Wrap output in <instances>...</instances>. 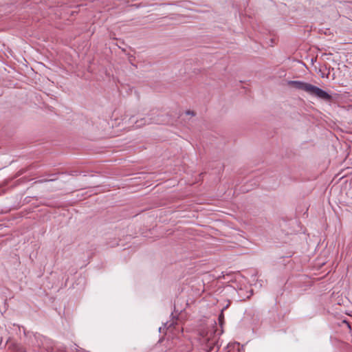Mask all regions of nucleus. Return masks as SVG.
I'll return each instance as SVG.
<instances>
[{"mask_svg":"<svg viewBox=\"0 0 352 352\" xmlns=\"http://www.w3.org/2000/svg\"><path fill=\"white\" fill-rule=\"evenodd\" d=\"M199 336V342L206 352H217L219 351L218 338L213 324L200 329Z\"/></svg>","mask_w":352,"mask_h":352,"instance_id":"1","label":"nucleus"},{"mask_svg":"<svg viewBox=\"0 0 352 352\" xmlns=\"http://www.w3.org/2000/svg\"><path fill=\"white\" fill-rule=\"evenodd\" d=\"M287 84L293 88L304 91L311 96H316L325 101H330L332 98L331 96L325 91L308 82L300 80H290Z\"/></svg>","mask_w":352,"mask_h":352,"instance_id":"2","label":"nucleus"},{"mask_svg":"<svg viewBox=\"0 0 352 352\" xmlns=\"http://www.w3.org/2000/svg\"><path fill=\"white\" fill-rule=\"evenodd\" d=\"M146 120V118H143L140 120H137V122H136L137 127H141L142 126H143L146 124H150L152 122L151 119H149V120Z\"/></svg>","mask_w":352,"mask_h":352,"instance_id":"3","label":"nucleus"},{"mask_svg":"<svg viewBox=\"0 0 352 352\" xmlns=\"http://www.w3.org/2000/svg\"><path fill=\"white\" fill-rule=\"evenodd\" d=\"M15 350L16 352H25L24 349L22 346H16Z\"/></svg>","mask_w":352,"mask_h":352,"instance_id":"4","label":"nucleus"},{"mask_svg":"<svg viewBox=\"0 0 352 352\" xmlns=\"http://www.w3.org/2000/svg\"><path fill=\"white\" fill-rule=\"evenodd\" d=\"M186 115H190L192 116H195V113L192 111H190V110H188L186 111Z\"/></svg>","mask_w":352,"mask_h":352,"instance_id":"5","label":"nucleus"},{"mask_svg":"<svg viewBox=\"0 0 352 352\" xmlns=\"http://www.w3.org/2000/svg\"><path fill=\"white\" fill-rule=\"evenodd\" d=\"M342 324H343L344 325H345L348 329H351V326H350L349 322H347V321H346V320H343V321H342Z\"/></svg>","mask_w":352,"mask_h":352,"instance_id":"6","label":"nucleus"}]
</instances>
